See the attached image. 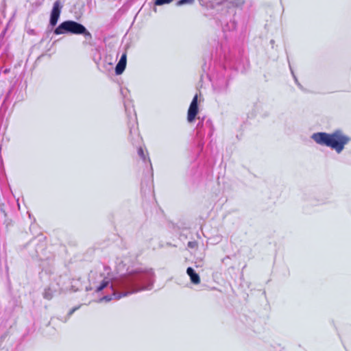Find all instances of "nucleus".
<instances>
[{
  "mask_svg": "<svg viewBox=\"0 0 351 351\" xmlns=\"http://www.w3.org/2000/svg\"><path fill=\"white\" fill-rule=\"evenodd\" d=\"M315 142L321 145L327 146L338 154L341 153L351 138L341 130H337L332 133L317 132L312 135Z\"/></svg>",
  "mask_w": 351,
  "mask_h": 351,
  "instance_id": "1",
  "label": "nucleus"
},
{
  "mask_svg": "<svg viewBox=\"0 0 351 351\" xmlns=\"http://www.w3.org/2000/svg\"><path fill=\"white\" fill-rule=\"evenodd\" d=\"M71 33L73 34H82L86 38H92L91 34L86 27L74 21H66L60 23L54 30L56 35Z\"/></svg>",
  "mask_w": 351,
  "mask_h": 351,
  "instance_id": "2",
  "label": "nucleus"
},
{
  "mask_svg": "<svg viewBox=\"0 0 351 351\" xmlns=\"http://www.w3.org/2000/svg\"><path fill=\"white\" fill-rule=\"evenodd\" d=\"M199 112V108H198V95L196 94L193 99L192 101L189 106V108L188 109L187 112V121L189 123H192L195 121L197 114Z\"/></svg>",
  "mask_w": 351,
  "mask_h": 351,
  "instance_id": "3",
  "label": "nucleus"
},
{
  "mask_svg": "<svg viewBox=\"0 0 351 351\" xmlns=\"http://www.w3.org/2000/svg\"><path fill=\"white\" fill-rule=\"evenodd\" d=\"M62 8V5L60 0L56 1L53 3V8L50 15L51 25L55 26L57 24L59 17L60 16Z\"/></svg>",
  "mask_w": 351,
  "mask_h": 351,
  "instance_id": "4",
  "label": "nucleus"
},
{
  "mask_svg": "<svg viewBox=\"0 0 351 351\" xmlns=\"http://www.w3.org/2000/svg\"><path fill=\"white\" fill-rule=\"evenodd\" d=\"M127 63V53L122 54L119 62L115 67V73L117 75H121L125 70Z\"/></svg>",
  "mask_w": 351,
  "mask_h": 351,
  "instance_id": "5",
  "label": "nucleus"
},
{
  "mask_svg": "<svg viewBox=\"0 0 351 351\" xmlns=\"http://www.w3.org/2000/svg\"><path fill=\"white\" fill-rule=\"evenodd\" d=\"M186 273L190 277V280L192 283L198 285L200 283V278L198 274H197L192 267H188Z\"/></svg>",
  "mask_w": 351,
  "mask_h": 351,
  "instance_id": "6",
  "label": "nucleus"
},
{
  "mask_svg": "<svg viewBox=\"0 0 351 351\" xmlns=\"http://www.w3.org/2000/svg\"><path fill=\"white\" fill-rule=\"evenodd\" d=\"M109 284V282L108 280H103L101 283V285L97 287L95 289L97 292H99L102 291L104 288H106Z\"/></svg>",
  "mask_w": 351,
  "mask_h": 351,
  "instance_id": "7",
  "label": "nucleus"
},
{
  "mask_svg": "<svg viewBox=\"0 0 351 351\" xmlns=\"http://www.w3.org/2000/svg\"><path fill=\"white\" fill-rule=\"evenodd\" d=\"M173 0H154V4L156 5H162L164 4H169Z\"/></svg>",
  "mask_w": 351,
  "mask_h": 351,
  "instance_id": "8",
  "label": "nucleus"
},
{
  "mask_svg": "<svg viewBox=\"0 0 351 351\" xmlns=\"http://www.w3.org/2000/svg\"><path fill=\"white\" fill-rule=\"evenodd\" d=\"M245 3V0H232L231 4L234 7H241Z\"/></svg>",
  "mask_w": 351,
  "mask_h": 351,
  "instance_id": "9",
  "label": "nucleus"
},
{
  "mask_svg": "<svg viewBox=\"0 0 351 351\" xmlns=\"http://www.w3.org/2000/svg\"><path fill=\"white\" fill-rule=\"evenodd\" d=\"M194 2V0H180L177 2L178 5H182L184 4H191Z\"/></svg>",
  "mask_w": 351,
  "mask_h": 351,
  "instance_id": "10",
  "label": "nucleus"
},
{
  "mask_svg": "<svg viewBox=\"0 0 351 351\" xmlns=\"http://www.w3.org/2000/svg\"><path fill=\"white\" fill-rule=\"evenodd\" d=\"M138 152L139 155H140L141 157L144 158V153H143V149H142L141 147H140V148L138 149Z\"/></svg>",
  "mask_w": 351,
  "mask_h": 351,
  "instance_id": "11",
  "label": "nucleus"
},
{
  "mask_svg": "<svg viewBox=\"0 0 351 351\" xmlns=\"http://www.w3.org/2000/svg\"><path fill=\"white\" fill-rule=\"evenodd\" d=\"M195 245V243H194V242L190 241L188 243V246L190 247H193Z\"/></svg>",
  "mask_w": 351,
  "mask_h": 351,
  "instance_id": "12",
  "label": "nucleus"
},
{
  "mask_svg": "<svg viewBox=\"0 0 351 351\" xmlns=\"http://www.w3.org/2000/svg\"><path fill=\"white\" fill-rule=\"evenodd\" d=\"M75 311V308H73L70 311L69 315H71L74 311Z\"/></svg>",
  "mask_w": 351,
  "mask_h": 351,
  "instance_id": "13",
  "label": "nucleus"
},
{
  "mask_svg": "<svg viewBox=\"0 0 351 351\" xmlns=\"http://www.w3.org/2000/svg\"><path fill=\"white\" fill-rule=\"evenodd\" d=\"M127 294H128L127 293H124V294H123V296L127 295Z\"/></svg>",
  "mask_w": 351,
  "mask_h": 351,
  "instance_id": "14",
  "label": "nucleus"
}]
</instances>
